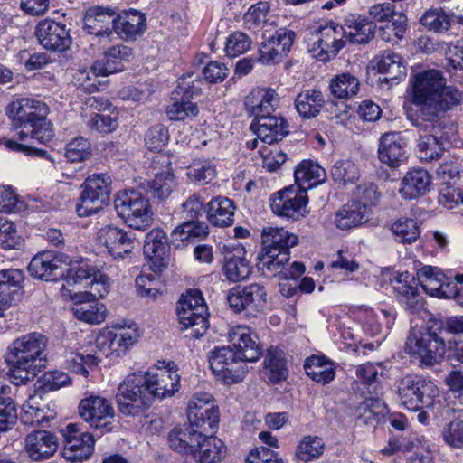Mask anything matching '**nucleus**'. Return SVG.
Instances as JSON below:
<instances>
[{
  "label": "nucleus",
  "mask_w": 463,
  "mask_h": 463,
  "mask_svg": "<svg viewBox=\"0 0 463 463\" xmlns=\"http://www.w3.org/2000/svg\"><path fill=\"white\" fill-rule=\"evenodd\" d=\"M408 100L417 109L415 116L408 115L411 124L420 130H435L439 115L462 100V93L454 87H446V80L438 70L416 73L411 80Z\"/></svg>",
  "instance_id": "nucleus-1"
},
{
  "label": "nucleus",
  "mask_w": 463,
  "mask_h": 463,
  "mask_svg": "<svg viewBox=\"0 0 463 463\" xmlns=\"http://www.w3.org/2000/svg\"><path fill=\"white\" fill-rule=\"evenodd\" d=\"M47 344L45 335L34 332L17 338L8 346L5 359L14 385L33 380L45 368Z\"/></svg>",
  "instance_id": "nucleus-2"
},
{
  "label": "nucleus",
  "mask_w": 463,
  "mask_h": 463,
  "mask_svg": "<svg viewBox=\"0 0 463 463\" xmlns=\"http://www.w3.org/2000/svg\"><path fill=\"white\" fill-rule=\"evenodd\" d=\"M6 114L19 140L26 138L46 143L53 137L52 124L47 120L49 107L35 99H17L6 107Z\"/></svg>",
  "instance_id": "nucleus-3"
},
{
  "label": "nucleus",
  "mask_w": 463,
  "mask_h": 463,
  "mask_svg": "<svg viewBox=\"0 0 463 463\" xmlns=\"http://www.w3.org/2000/svg\"><path fill=\"white\" fill-rule=\"evenodd\" d=\"M168 443L173 450L190 455L196 463H219L227 453L222 440L213 435L202 434L193 428L172 430Z\"/></svg>",
  "instance_id": "nucleus-4"
},
{
  "label": "nucleus",
  "mask_w": 463,
  "mask_h": 463,
  "mask_svg": "<svg viewBox=\"0 0 463 463\" xmlns=\"http://www.w3.org/2000/svg\"><path fill=\"white\" fill-rule=\"evenodd\" d=\"M118 216L130 227L143 230L152 222L148 198L137 189L119 192L114 200Z\"/></svg>",
  "instance_id": "nucleus-5"
},
{
  "label": "nucleus",
  "mask_w": 463,
  "mask_h": 463,
  "mask_svg": "<svg viewBox=\"0 0 463 463\" xmlns=\"http://www.w3.org/2000/svg\"><path fill=\"white\" fill-rule=\"evenodd\" d=\"M401 403L410 411L430 408L439 395L436 385L420 375H406L398 383Z\"/></svg>",
  "instance_id": "nucleus-6"
},
{
  "label": "nucleus",
  "mask_w": 463,
  "mask_h": 463,
  "mask_svg": "<svg viewBox=\"0 0 463 463\" xmlns=\"http://www.w3.org/2000/svg\"><path fill=\"white\" fill-rule=\"evenodd\" d=\"M437 327H428L424 332L411 334L406 343L405 351L418 356L426 365L438 364L446 354V345L440 335L443 329L440 325Z\"/></svg>",
  "instance_id": "nucleus-7"
},
{
  "label": "nucleus",
  "mask_w": 463,
  "mask_h": 463,
  "mask_svg": "<svg viewBox=\"0 0 463 463\" xmlns=\"http://www.w3.org/2000/svg\"><path fill=\"white\" fill-rule=\"evenodd\" d=\"M111 178L105 174H93L81 184V194L76 205L79 216L85 217L99 213L109 202Z\"/></svg>",
  "instance_id": "nucleus-8"
},
{
  "label": "nucleus",
  "mask_w": 463,
  "mask_h": 463,
  "mask_svg": "<svg viewBox=\"0 0 463 463\" xmlns=\"http://www.w3.org/2000/svg\"><path fill=\"white\" fill-rule=\"evenodd\" d=\"M187 221L176 226L171 232V243L175 248L184 242H194L195 240H203L209 234V228L205 222L197 219L203 208V203L196 195H192L182 204Z\"/></svg>",
  "instance_id": "nucleus-9"
},
{
  "label": "nucleus",
  "mask_w": 463,
  "mask_h": 463,
  "mask_svg": "<svg viewBox=\"0 0 463 463\" xmlns=\"http://www.w3.org/2000/svg\"><path fill=\"white\" fill-rule=\"evenodd\" d=\"M78 409L80 417L90 428L99 430L101 434L111 430L115 410L112 403L106 398L90 395L80 401Z\"/></svg>",
  "instance_id": "nucleus-10"
},
{
  "label": "nucleus",
  "mask_w": 463,
  "mask_h": 463,
  "mask_svg": "<svg viewBox=\"0 0 463 463\" xmlns=\"http://www.w3.org/2000/svg\"><path fill=\"white\" fill-rule=\"evenodd\" d=\"M269 201L272 212L278 216L296 221L307 213V188L286 187L273 194Z\"/></svg>",
  "instance_id": "nucleus-11"
},
{
  "label": "nucleus",
  "mask_w": 463,
  "mask_h": 463,
  "mask_svg": "<svg viewBox=\"0 0 463 463\" xmlns=\"http://www.w3.org/2000/svg\"><path fill=\"white\" fill-rule=\"evenodd\" d=\"M345 30L333 23L319 27L313 34V43L309 52L317 60L327 61L335 58L345 46Z\"/></svg>",
  "instance_id": "nucleus-12"
},
{
  "label": "nucleus",
  "mask_w": 463,
  "mask_h": 463,
  "mask_svg": "<svg viewBox=\"0 0 463 463\" xmlns=\"http://www.w3.org/2000/svg\"><path fill=\"white\" fill-rule=\"evenodd\" d=\"M34 34L43 49L53 52H64L72 44L71 29L65 24L52 19L40 21L35 27Z\"/></svg>",
  "instance_id": "nucleus-13"
},
{
  "label": "nucleus",
  "mask_w": 463,
  "mask_h": 463,
  "mask_svg": "<svg viewBox=\"0 0 463 463\" xmlns=\"http://www.w3.org/2000/svg\"><path fill=\"white\" fill-rule=\"evenodd\" d=\"M68 257L53 250H45L36 254L28 264L30 275L41 280L57 281L65 276Z\"/></svg>",
  "instance_id": "nucleus-14"
},
{
  "label": "nucleus",
  "mask_w": 463,
  "mask_h": 463,
  "mask_svg": "<svg viewBox=\"0 0 463 463\" xmlns=\"http://www.w3.org/2000/svg\"><path fill=\"white\" fill-rule=\"evenodd\" d=\"M98 241L116 260L126 259L135 248L134 233L111 224L99 230Z\"/></svg>",
  "instance_id": "nucleus-15"
},
{
  "label": "nucleus",
  "mask_w": 463,
  "mask_h": 463,
  "mask_svg": "<svg viewBox=\"0 0 463 463\" xmlns=\"http://www.w3.org/2000/svg\"><path fill=\"white\" fill-rule=\"evenodd\" d=\"M65 444L63 457L71 462L87 459L94 449V437L89 432H80L78 425L70 423L63 430Z\"/></svg>",
  "instance_id": "nucleus-16"
},
{
  "label": "nucleus",
  "mask_w": 463,
  "mask_h": 463,
  "mask_svg": "<svg viewBox=\"0 0 463 463\" xmlns=\"http://www.w3.org/2000/svg\"><path fill=\"white\" fill-rule=\"evenodd\" d=\"M150 402L155 399L171 397L178 391L180 377L175 373L166 370H156V373L147 372L142 374Z\"/></svg>",
  "instance_id": "nucleus-17"
},
{
  "label": "nucleus",
  "mask_w": 463,
  "mask_h": 463,
  "mask_svg": "<svg viewBox=\"0 0 463 463\" xmlns=\"http://www.w3.org/2000/svg\"><path fill=\"white\" fill-rule=\"evenodd\" d=\"M116 11L110 7L91 6L83 18V30L90 35L109 38L113 33V20Z\"/></svg>",
  "instance_id": "nucleus-18"
},
{
  "label": "nucleus",
  "mask_w": 463,
  "mask_h": 463,
  "mask_svg": "<svg viewBox=\"0 0 463 463\" xmlns=\"http://www.w3.org/2000/svg\"><path fill=\"white\" fill-rule=\"evenodd\" d=\"M57 437L43 430H34L25 438V452L35 462L50 459L58 449Z\"/></svg>",
  "instance_id": "nucleus-19"
},
{
  "label": "nucleus",
  "mask_w": 463,
  "mask_h": 463,
  "mask_svg": "<svg viewBox=\"0 0 463 463\" xmlns=\"http://www.w3.org/2000/svg\"><path fill=\"white\" fill-rule=\"evenodd\" d=\"M71 298L73 301L71 311L77 319L89 324H100L105 320V306L90 294L79 291Z\"/></svg>",
  "instance_id": "nucleus-20"
},
{
  "label": "nucleus",
  "mask_w": 463,
  "mask_h": 463,
  "mask_svg": "<svg viewBox=\"0 0 463 463\" xmlns=\"http://www.w3.org/2000/svg\"><path fill=\"white\" fill-rule=\"evenodd\" d=\"M146 29V18L137 10L129 9L118 14L113 20L114 32L125 41H134Z\"/></svg>",
  "instance_id": "nucleus-21"
},
{
  "label": "nucleus",
  "mask_w": 463,
  "mask_h": 463,
  "mask_svg": "<svg viewBox=\"0 0 463 463\" xmlns=\"http://www.w3.org/2000/svg\"><path fill=\"white\" fill-rule=\"evenodd\" d=\"M378 157L392 168L398 167L407 159L405 143L400 132H387L381 137Z\"/></svg>",
  "instance_id": "nucleus-22"
},
{
  "label": "nucleus",
  "mask_w": 463,
  "mask_h": 463,
  "mask_svg": "<svg viewBox=\"0 0 463 463\" xmlns=\"http://www.w3.org/2000/svg\"><path fill=\"white\" fill-rule=\"evenodd\" d=\"M250 329L238 326L233 327V363L255 362L261 354L260 347Z\"/></svg>",
  "instance_id": "nucleus-23"
},
{
  "label": "nucleus",
  "mask_w": 463,
  "mask_h": 463,
  "mask_svg": "<svg viewBox=\"0 0 463 463\" xmlns=\"http://www.w3.org/2000/svg\"><path fill=\"white\" fill-rule=\"evenodd\" d=\"M133 58L132 49L118 44L109 48L104 52L102 60L96 61L92 69L97 75L107 76L109 74L122 71L124 63L130 61Z\"/></svg>",
  "instance_id": "nucleus-24"
},
{
  "label": "nucleus",
  "mask_w": 463,
  "mask_h": 463,
  "mask_svg": "<svg viewBox=\"0 0 463 463\" xmlns=\"http://www.w3.org/2000/svg\"><path fill=\"white\" fill-rule=\"evenodd\" d=\"M250 128L255 132L258 138L269 145L281 141L289 132L287 120L276 115L262 116L259 122H251Z\"/></svg>",
  "instance_id": "nucleus-25"
},
{
  "label": "nucleus",
  "mask_w": 463,
  "mask_h": 463,
  "mask_svg": "<svg viewBox=\"0 0 463 463\" xmlns=\"http://www.w3.org/2000/svg\"><path fill=\"white\" fill-rule=\"evenodd\" d=\"M265 303L266 291L263 287L258 284L233 287V313H240L247 308L257 310L262 308Z\"/></svg>",
  "instance_id": "nucleus-26"
},
{
  "label": "nucleus",
  "mask_w": 463,
  "mask_h": 463,
  "mask_svg": "<svg viewBox=\"0 0 463 463\" xmlns=\"http://www.w3.org/2000/svg\"><path fill=\"white\" fill-rule=\"evenodd\" d=\"M431 177L428 171L415 168L402 179L399 193L405 200H413L426 194L430 187Z\"/></svg>",
  "instance_id": "nucleus-27"
},
{
  "label": "nucleus",
  "mask_w": 463,
  "mask_h": 463,
  "mask_svg": "<svg viewBox=\"0 0 463 463\" xmlns=\"http://www.w3.org/2000/svg\"><path fill=\"white\" fill-rule=\"evenodd\" d=\"M298 237L287 230L278 227H267L262 230L261 242L264 254L278 251L289 252V249L298 244Z\"/></svg>",
  "instance_id": "nucleus-28"
},
{
  "label": "nucleus",
  "mask_w": 463,
  "mask_h": 463,
  "mask_svg": "<svg viewBox=\"0 0 463 463\" xmlns=\"http://www.w3.org/2000/svg\"><path fill=\"white\" fill-rule=\"evenodd\" d=\"M345 38L353 43L365 44L375 37L376 24L369 18L350 14L345 19Z\"/></svg>",
  "instance_id": "nucleus-29"
},
{
  "label": "nucleus",
  "mask_w": 463,
  "mask_h": 463,
  "mask_svg": "<svg viewBox=\"0 0 463 463\" xmlns=\"http://www.w3.org/2000/svg\"><path fill=\"white\" fill-rule=\"evenodd\" d=\"M144 254L158 266L165 265L170 252V243L162 229L151 230L145 238Z\"/></svg>",
  "instance_id": "nucleus-30"
},
{
  "label": "nucleus",
  "mask_w": 463,
  "mask_h": 463,
  "mask_svg": "<svg viewBox=\"0 0 463 463\" xmlns=\"http://www.w3.org/2000/svg\"><path fill=\"white\" fill-rule=\"evenodd\" d=\"M282 351L269 348L263 361L262 376L270 383H279L287 380L288 370Z\"/></svg>",
  "instance_id": "nucleus-31"
},
{
  "label": "nucleus",
  "mask_w": 463,
  "mask_h": 463,
  "mask_svg": "<svg viewBox=\"0 0 463 463\" xmlns=\"http://www.w3.org/2000/svg\"><path fill=\"white\" fill-rule=\"evenodd\" d=\"M179 323L183 328H191V336H203L209 327V312L207 306H199L195 310H176Z\"/></svg>",
  "instance_id": "nucleus-32"
},
{
  "label": "nucleus",
  "mask_w": 463,
  "mask_h": 463,
  "mask_svg": "<svg viewBox=\"0 0 463 463\" xmlns=\"http://www.w3.org/2000/svg\"><path fill=\"white\" fill-rule=\"evenodd\" d=\"M324 105V95L316 89L301 91L295 99V108L303 118L317 117Z\"/></svg>",
  "instance_id": "nucleus-33"
},
{
  "label": "nucleus",
  "mask_w": 463,
  "mask_h": 463,
  "mask_svg": "<svg viewBox=\"0 0 463 463\" xmlns=\"http://www.w3.org/2000/svg\"><path fill=\"white\" fill-rule=\"evenodd\" d=\"M294 176L299 189L306 188V184L307 188H311L326 179L325 169L311 160L299 163L295 169Z\"/></svg>",
  "instance_id": "nucleus-34"
},
{
  "label": "nucleus",
  "mask_w": 463,
  "mask_h": 463,
  "mask_svg": "<svg viewBox=\"0 0 463 463\" xmlns=\"http://www.w3.org/2000/svg\"><path fill=\"white\" fill-rule=\"evenodd\" d=\"M175 186L174 174L169 171H163L156 175L152 181L140 180L137 187L151 194L153 198L164 200L167 198Z\"/></svg>",
  "instance_id": "nucleus-35"
},
{
  "label": "nucleus",
  "mask_w": 463,
  "mask_h": 463,
  "mask_svg": "<svg viewBox=\"0 0 463 463\" xmlns=\"http://www.w3.org/2000/svg\"><path fill=\"white\" fill-rule=\"evenodd\" d=\"M368 213L364 205L353 200L336 213L335 222L342 230L351 229L367 222Z\"/></svg>",
  "instance_id": "nucleus-36"
},
{
  "label": "nucleus",
  "mask_w": 463,
  "mask_h": 463,
  "mask_svg": "<svg viewBox=\"0 0 463 463\" xmlns=\"http://www.w3.org/2000/svg\"><path fill=\"white\" fill-rule=\"evenodd\" d=\"M210 368L218 381L224 384L232 383V349L230 347H216L209 357Z\"/></svg>",
  "instance_id": "nucleus-37"
},
{
  "label": "nucleus",
  "mask_w": 463,
  "mask_h": 463,
  "mask_svg": "<svg viewBox=\"0 0 463 463\" xmlns=\"http://www.w3.org/2000/svg\"><path fill=\"white\" fill-rule=\"evenodd\" d=\"M260 99L254 104V97H247L245 106L250 116H254L252 122H259L260 117H272L279 105V97L274 90L260 93Z\"/></svg>",
  "instance_id": "nucleus-38"
},
{
  "label": "nucleus",
  "mask_w": 463,
  "mask_h": 463,
  "mask_svg": "<svg viewBox=\"0 0 463 463\" xmlns=\"http://www.w3.org/2000/svg\"><path fill=\"white\" fill-rule=\"evenodd\" d=\"M207 219L216 227H229L232 224V200L218 196L213 198L204 207Z\"/></svg>",
  "instance_id": "nucleus-39"
},
{
  "label": "nucleus",
  "mask_w": 463,
  "mask_h": 463,
  "mask_svg": "<svg viewBox=\"0 0 463 463\" xmlns=\"http://www.w3.org/2000/svg\"><path fill=\"white\" fill-rule=\"evenodd\" d=\"M399 301L406 309L414 310L420 304V296L413 275L406 272L403 279L396 280L393 286Z\"/></svg>",
  "instance_id": "nucleus-40"
},
{
  "label": "nucleus",
  "mask_w": 463,
  "mask_h": 463,
  "mask_svg": "<svg viewBox=\"0 0 463 463\" xmlns=\"http://www.w3.org/2000/svg\"><path fill=\"white\" fill-rule=\"evenodd\" d=\"M420 131H421L419 128ZM428 134L420 136L418 143L419 158L421 161H432L441 156L445 148L441 139L438 137L439 125L437 123L435 130H422Z\"/></svg>",
  "instance_id": "nucleus-41"
},
{
  "label": "nucleus",
  "mask_w": 463,
  "mask_h": 463,
  "mask_svg": "<svg viewBox=\"0 0 463 463\" xmlns=\"http://www.w3.org/2000/svg\"><path fill=\"white\" fill-rule=\"evenodd\" d=\"M304 368L306 373L315 382L326 384L333 381L335 376L333 363L325 357L312 356L306 360Z\"/></svg>",
  "instance_id": "nucleus-42"
},
{
  "label": "nucleus",
  "mask_w": 463,
  "mask_h": 463,
  "mask_svg": "<svg viewBox=\"0 0 463 463\" xmlns=\"http://www.w3.org/2000/svg\"><path fill=\"white\" fill-rule=\"evenodd\" d=\"M454 3L451 5H443L440 8L430 9L421 16V24L430 31L435 33H443L449 29L451 24V16L445 11L453 12Z\"/></svg>",
  "instance_id": "nucleus-43"
},
{
  "label": "nucleus",
  "mask_w": 463,
  "mask_h": 463,
  "mask_svg": "<svg viewBox=\"0 0 463 463\" xmlns=\"http://www.w3.org/2000/svg\"><path fill=\"white\" fill-rule=\"evenodd\" d=\"M378 71L386 74L384 80H399L406 76V68L402 61V57L391 50L383 51L377 61Z\"/></svg>",
  "instance_id": "nucleus-44"
},
{
  "label": "nucleus",
  "mask_w": 463,
  "mask_h": 463,
  "mask_svg": "<svg viewBox=\"0 0 463 463\" xmlns=\"http://www.w3.org/2000/svg\"><path fill=\"white\" fill-rule=\"evenodd\" d=\"M12 387L2 386L0 390V431L11 430L17 421V406L12 395Z\"/></svg>",
  "instance_id": "nucleus-45"
},
{
  "label": "nucleus",
  "mask_w": 463,
  "mask_h": 463,
  "mask_svg": "<svg viewBox=\"0 0 463 463\" xmlns=\"http://www.w3.org/2000/svg\"><path fill=\"white\" fill-rule=\"evenodd\" d=\"M358 79L349 72L335 75L330 80V91L337 99H349L355 96L359 90Z\"/></svg>",
  "instance_id": "nucleus-46"
},
{
  "label": "nucleus",
  "mask_w": 463,
  "mask_h": 463,
  "mask_svg": "<svg viewBox=\"0 0 463 463\" xmlns=\"http://www.w3.org/2000/svg\"><path fill=\"white\" fill-rule=\"evenodd\" d=\"M98 269L96 267L87 263L81 262L76 267H65V276L62 279L66 280L69 287L80 286L82 288H88L90 283L96 279Z\"/></svg>",
  "instance_id": "nucleus-47"
},
{
  "label": "nucleus",
  "mask_w": 463,
  "mask_h": 463,
  "mask_svg": "<svg viewBox=\"0 0 463 463\" xmlns=\"http://www.w3.org/2000/svg\"><path fill=\"white\" fill-rule=\"evenodd\" d=\"M109 348L112 352L125 353L135 345L140 335L136 325L128 327H120L116 333L109 332Z\"/></svg>",
  "instance_id": "nucleus-48"
},
{
  "label": "nucleus",
  "mask_w": 463,
  "mask_h": 463,
  "mask_svg": "<svg viewBox=\"0 0 463 463\" xmlns=\"http://www.w3.org/2000/svg\"><path fill=\"white\" fill-rule=\"evenodd\" d=\"M418 280L425 292L432 297H439V288L445 279V274L438 268L424 266L418 272Z\"/></svg>",
  "instance_id": "nucleus-49"
},
{
  "label": "nucleus",
  "mask_w": 463,
  "mask_h": 463,
  "mask_svg": "<svg viewBox=\"0 0 463 463\" xmlns=\"http://www.w3.org/2000/svg\"><path fill=\"white\" fill-rule=\"evenodd\" d=\"M134 399H143V397L149 399L146 388V382L141 373H132L126 377V379L118 385L117 394ZM150 402V400H148Z\"/></svg>",
  "instance_id": "nucleus-50"
},
{
  "label": "nucleus",
  "mask_w": 463,
  "mask_h": 463,
  "mask_svg": "<svg viewBox=\"0 0 463 463\" xmlns=\"http://www.w3.org/2000/svg\"><path fill=\"white\" fill-rule=\"evenodd\" d=\"M166 107L165 112L170 120H185L195 118L199 114L196 103L179 96Z\"/></svg>",
  "instance_id": "nucleus-51"
},
{
  "label": "nucleus",
  "mask_w": 463,
  "mask_h": 463,
  "mask_svg": "<svg viewBox=\"0 0 463 463\" xmlns=\"http://www.w3.org/2000/svg\"><path fill=\"white\" fill-rule=\"evenodd\" d=\"M187 419L189 426L185 428H193L194 430L201 432L202 434H207L208 432H213L218 428L220 420L219 410L212 411L210 413L207 411L206 414L198 411V415L195 416V411L187 412Z\"/></svg>",
  "instance_id": "nucleus-52"
},
{
  "label": "nucleus",
  "mask_w": 463,
  "mask_h": 463,
  "mask_svg": "<svg viewBox=\"0 0 463 463\" xmlns=\"http://www.w3.org/2000/svg\"><path fill=\"white\" fill-rule=\"evenodd\" d=\"M392 231L395 240L401 243L411 244L420 236V230L413 219L401 218L392 225Z\"/></svg>",
  "instance_id": "nucleus-53"
},
{
  "label": "nucleus",
  "mask_w": 463,
  "mask_h": 463,
  "mask_svg": "<svg viewBox=\"0 0 463 463\" xmlns=\"http://www.w3.org/2000/svg\"><path fill=\"white\" fill-rule=\"evenodd\" d=\"M290 253L286 251H278L276 253L264 254L260 251L258 254V269L265 274V270L274 276L282 270L283 266L289 261Z\"/></svg>",
  "instance_id": "nucleus-54"
},
{
  "label": "nucleus",
  "mask_w": 463,
  "mask_h": 463,
  "mask_svg": "<svg viewBox=\"0 0 463 463\" xmlns=\"http://www.w3.org/2000/svg\"><path fill=\"white\" fill-rule=\"evenodd\" d=\"M325 444L318 437L307 436L298 445L296 456L304 462L318 458L324 452Z\"/></svg>",
  "instance_id": "nucleus-55"
},
{
  "label": "nucleus",
  "mask_w": 463,
  "mask_h": 463,
  "mask_svg": "<svg viewBox=\"0 0 463 463\" xmlns=\"http://www.w3.org/2000/svg\"><path fill=\"white\" fill-rule=\"evenodd\" d=\"M333 180L339 184L354 183L359 177V170L356 165L351 160H338L331 170Z\"/></svg>",
  "instance_id": "nucleus-56"
},
{
  "label": "nucleus",
  "mask_w": 463,
  "mask_h": 463,
  "mask_svg": "<svg viewBox=\"0 0 463 463\" xmlns=\"http://www.w3.org/2000/svg\"><path fill=\"white\" fill-rule=\"evenodd\" d=\"M215 174L214 165L207 160H194L187 168L188 178L201 184L209 183Z\"/></svg>",
  "instance_id": "nucleus-57"
},
{
  "label": "nucleus",
  "mask_w": 463,
  "mask_h": 463,
  "mask_svg": "<svg viewBox=\"0 0 463 463\" xmlns=\"http://www.w3.org/2000/svg\"><path fill=\"white\" fill-rule=\"evenodd\" d=\"M289 38L284 37L282 39L283 47H279V49H275L274 41H265L261 43L260 47V57L259 61L263 64L269 63H277L281 61L282 59L288 54V44L289 43Z\"/></svg>",
  "instance_id": "nucleus-58"
},
{
  "label": "nucleus",
  "mask_w": 463,
  "mask_h": 463,
  "mask_svg": "<svg viewBox=\"0 0 463 463\" xmlns=\"http://www.w3.org/2000/svg\"><path fill=\"white\" fill-rule=\"evenodd\" d=\"M116 402L118 411L125 416H137L146 412L152 405L148 399H134L125 396L116 395Z\"/></svg>",
  "instance_id": "nucleus-59"
},
{
  "label": "nucleus",
  "mask_w": 463,
  "mask_h": 463,
  "mask_svg": "<svg viewBox=\"0 0 463 463\" xmlns=\"http://www.w3.org/2000/svg\"><path fill=\"white\" fill-rule=\"evenodd\" d=\"M40 401H42L41 395H31L23 405L24 413L21 417V420L24 424L39 425L46 419V417L43 415V410L40 407Z\"/></svg>",
  "instance_id": "nucleus-60"
},
{
  "label": "nucleus",
  "mask_w": 463,
  "mask_h": 463,
  "mask_svg": "<svg viewBox=\"0 0 463 463\" xmlns=\"http://www.w3.org/2000/svg\"><path fill=\"white\" fill-rule=\"evenodd\" d=\"M90 143L84 137L74 138L66 146L65 156L71 163L81 162L91 156Z\"/></svg>",
  "instance_id": "nucleus-61"
},
{
  "label": "nucleus",
  "mask_w": 463,
  "mask_h": 463,
  "mask_svg": "<svg viewBox=\"0 0 463 463\" xmlns=\"http://www.w3.org/2000/svg\"><path fill=\"white\" fill-rule=\"evenodd\" d=\"M269 12V5L268 2H258L251 5L243 15V24L245 27L250 29L260 26L266 22L267 15Z\"/></svg>",
  "instance_id": "nucleus-62"
},
{
  "label": "nucleus",
  "mask_w": 463,
  "mask_h": 463,
  "mask_svg": "<svg viewBox=\"0 0 463 463\" xmlns=\"http://www.w3.org/2000/svg\"><path fill=\"white\" fill-rule=\"evenodd\" d=\"M168 139L167 128L161 124H157L147 130L145 136V144L151 151H160L167 144Z\"/></svg>",
  "instance_id": "nucleus-63"
},
{
  "label": "nucleus",
  "mask_w": 463,
  "mask_h": 463,
  "mask_svg": "<svg viewBox=\"0 0 463 463\" xmlns=\"http://www.w3.org/2000/svg\"><path fill=\"white\" fill-rule=\"evenodd\" d=\"M69 381L70 377L68 374L62 372H47L37 380V388L42 390L43 392H52L66 385Z\"/></svg>",
  "instance_id": "nucleus-64"
}]
</instances>
